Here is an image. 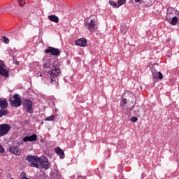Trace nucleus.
<instances>
[{"instance_id": "nucleus-1", "label": "nucleus", "mask_w": 179, "mask_h": 179, "mask_svg": "<svg viewBox=\"0 0 179 179\" xmlns=\"http://www.w3.org/2000/svg\"><path fill=\"white\" fill-rule=\"evenodd\" d=\"M84 27L87 28L90 33H94L99 29V20L97 16L91 15L84 20Z\"/></svg>"}, {"instance_id": "nucleus-2", "label": "nucleus", "mask_w": 179, "mask_h": 179, "mask_svg": "<svg viewBox=\"0 0 179 179\" xmlns=\"http://www.w3.org/2000/svg\"><path fill=\"white\" fill-rule=\"evenodd\" d=\"M9 101L13 107H20V106H22V101L20 100L19 94H15L13 96V100L9 99Z\"/></svg>"}, {"instance_id": "nucleus-3", "label": "nucleus", "mask_w": 179, "mask_h": 179, "mask_svg": "<svg viewBox=\"0 0 179 179\" xmlns=\"http://www.w3.org/2000/svg\"><path fill=\"white\" fill-rule=\"evenodd\" d=\"M49 75H50V83H52L54 80V78H57V76H59V74L61 73V69L59 68H55L51 70V71L48 72Z\"/></svg>"}, {"instance_id": "nucleus-4", "label": "nucleus", "mask_w": 179, "mask_h": 179, "mask_svg": "<svg viewBox=\"0 0 179 179\" xmlns=\"http://www.w3.org/2000/svg\"><path fill=\"white\" fill-rule=\"evenodd\" d=\"M24 108L26 110L27 113L29 114H33V102L29 99L24 101Z\"/></svg>"}, {"instance_id": "nucleus-5", "label": "nucleus", "mask_w": 179, "mask_h": 179, "mask_svg": "<svg viewBox=\"0 0 179 179\" xmlns=\"http://www.w3.org/2000/svg\"><path fill=\"white\" fill-rule=\"evenodd\" d=\"M10 131V125L8 124H3L0 125V136L6 135Z\"/></svg>"}, {"instance_id": "nucleus-6", "label": "nucleus", "mask_w": 179, "mask_h": 179, "mask_svg": "<svg viewBox=\"0 0 179 179\" xmlns=\"http://www.w3.org/2000/svg\"><path fill=\"white\" fill-rule=\"evenodd\" d=\"M27 159L31 163V167H38V157L37 156H28Z\"/></svg>"}, {"instance_id": "nucleus-7", "label": "nucleus", "mask_w": 179, "mask_h": 179, "mask_svg": "<svg viewBox=\"0 0 179 179\" xmlns=\"http://www.w3.org/2000/svg\"><path fill=\"white\" fill-rule=\"evenodd\" d=\"M45 54H51L52 55H55L56 57H58L59 54H61V51H59V49L53 48V47H49L48 49L45 50Z\"/></svg>"}, {"instance_id": "nucleus-8", "label": "nucleus", "mask_w": 179, "mask_h": 179, "mask_svg": "<svg viewBox=\"0 0 179 179\" xmlns=\"http://www.w3.org/2000/svg\"><path fill=\"white\" fill-rule=\"evenodd\" d=\"M76 45L78 47H86V45H87V40L84 38H80L76 41Z\"/></svg>"}, {"instance_id": "nucleus-9", "label": "nucleus", "mask_w": 179, "mask_h": 179, "mask_svg": "<svg viewBox=\"0 0 179 179\" xmlns=\"http://www.w3.org/2000/svg\"><path fill=\"white\" fill-rule=\"evenodd\" d=\"M0 75H3V76H8V71L5 69V64L1 60H0Z\"/></svg>"}, {"instance_id": "nucleus-10", "label": "nucleus", "mask_w": 179, "mask_h": 179, "mask_svg": "<svg viewBox=\"0 0 179 179\" xmlns=\"http://www.w3.org/2000/svg\"><path fill=\"white\" fill-rule=\"evenodd\" d=\"M36 140H37V135L36 134L25 136L22 139L23 142H34V141H36Z\"/></svg>"}, {"instance_id": "nucleus-11", "label": "nucleus", "mask_w": 179, "mask_h": 179, "mask_svg": "<svg viewBox=\"0 0 179 179\" xmlns=\"http://www.w3.org/2000/svg\"><path fill=\"white\" fill-rule=\"evenodd\" d=\"M10 152L16 155L17 156H19L21 153L19 148L15 146L10 147Z\"/></svg>"}, {"instance_id": "nucleus-12", "label": "nucleus", "mask_w": 179, "mask_h": 179, "mask_svg": "<svg viewBox=\"0 0 179 179\" xmlns=\"http://www.w3.org/2000/svg\"><path fill=\"white\" fill-rule=\"evenodd\" d=\"M55 152H56L57 155H58V156L60 157V159H64L65 158V153L64 152L62 149H61L60 148H55Z\"/></svg>"}, {"instance_id": "nucleus-13", "label": "nucleus", "mask_w": 179, "mask_h": 179, "mask_svg": "<svg viewBox=\"0 0 179 179\" xmlns=\"http://www.w3.org/2000/svg\"><path fill=\"white\" fill-rule=\"evenodd\" d=\"M10 8H13L12 4L3 5L1 8V12H9V10H10Z\"/></svg>"}, {"instance_id": "nucleus-14", "label": "nucleus", "mask_w": 179, "mask_h": 179, "mask_svg": "<svg viewBox=\"0 0 179 179\" xmlns=\"http://www.w3.org/2000/svg\"><path fill=\"white\" fill-rule=\"evenodd\" d=\"M0 107L1 108H6L8 107V101L5 99H0Z\"/></svg>"}, {"instance_id": "nucleus-15", "label": "nucleus", "mask_w": 179, "mask_h": 179, "mask_svg": "<svg viewBox=\"0 0 179 179\" xmlns=\"http://www.w3.org/2000/svg\"><path fill=\"white\" fill-rule=\"evenodd\" d=\"M48 19L51 22H54V23H58V22H59V18H58L55 15H49Z\"/></svg>"}, {"instance_id": "nucleus-16", "label": "nucleus", "mask_w": 179, "mask_h": 179, "mask_svg": "<svg viewBox=\"0 0 179 179\" xmlns=\"http://www.w3.org/2000/svg\"><path fill=\"white\" fill-rule=\"evenodd\" d=\"M52 66H55V65L52 64V61L51 60H47L45 64H43L44 68H50L51 69Z\"/></svg>"}, {"instance_id": "nucleus-17", "label": "nucleus", "mask_w": 179, "mask_h": 179, "mask_svg": "<svg viewBox=\"0 0 179 179\" xmlns=\"http://www.w3.org/2000/svg\"><path fill=\"white\" fill-rule=\"evenodd\" d=\"M45 162H48V159H47L45 156H41L38 158V163H40V164L45 163Z\"/></svg>"}, {"instance_id": "nucleus-18", "label": "nucleus", "mask_w": 179, "mask_h": 179, "mask_svg": "<svg viewBox=\"0 0 179 179\" xmlns=\"http://www.w3.org/2000/svg\"><path fill=\"white\" fill-rule=\"evenodd\" d=\"M154 78H155V79L162 80L163 79V74L161 72H157L154 74Z\"/></svg>"}, {"instance_id": "nucleus-19", "label": "nucleus", "mask_w": 179, "mask_h": 179, "mask_svg": "<svg viewBox=\"0 0 179 179\" xmlns=\"http://www.w3.org/2000/svg\"><path fill=\"white\" fill-rule=\"evenodd\" d=\"M42 167H43V169H48L51 164H50V162H48V161H46L45 162H43V164H41Z\"/></svg>"}, {"instance_id": "nucleus-20", "label": "nucleus", "mask_w": 179, "mask_h": 179, "mask_svg": "<svg viewBox=\"0 0 179 179\" xmlns=\"http://www.w3.org/2000/svg\"><path fill=\"white\" fill-rule=\"evenodd\" d=\"M178 19L177 17V16L173 17L172 20H171V24H173V26H176V24H177V22H178Z\"/></svg>"}, {"instance_id": "nucleus-21", "label": "nucleus", "mask_w": 179, "mask_h": 179, "mask_svg": "<svg viewBox=\"0 0 179 179\" xmlns=\"http://www.w3.org/2000/svg\"><path fill=\"white\" fill-rule=\"evenodd\" d=\"M109 5H110V6H113V8H118V4H117L116 2H114L111 0L109 1Z\"/></svg>"}, {"instance_id": "nucleus-22", "label": "nucleus", "mask_w": 179, "mask_h": 179, "mask_svg": "<svg viewBox=\"0 0 179 179\" xmlns=\"http://www.w3.org/2000/svg\"><path fill=\"white\" fill-rule=\"evenodd\" d=\"M120 30H121V33H122L123 34H125V33H127V31H128V27L123 25L121 27Z\"/></svg>"}, {"instance_id": "nucleus-23", "label": "nucleus", "mask_w": 179, "mask_h": 179, "mask_svg": "<svg viewBox=\"0 0 179 179\" xmlns=\"http://www.w3.org/2000/svg\"><path fill=\"white\" fill-rule=\"evenodd\" d=\"M55 116L51 115L45 118V121H54Z\"/></svg>"}, {"instance_id": "nucleus-24", "label": "nucleus", "mask_w": 179, "mask_h": 179, "mask_svg": "<svg viewBox=\"0 0 179 179\" xmlns=\"http://www.w3.org/2000/svg\"><path fill=\"white\" fill-rule=\"evenodd\" d=\"M125 4V0H118L117 1V6L120 8V6Z\"/></svg>"}, {"instance_id": "nucleus-25", "label": "nucleus", "mask_w": 179, "mask_h": 179, "mask_svg": "<svg viewBox=\"0 0 179 179\" xmlns=\"http://www.w3.org/2000/svg\"><path fill=\"white\" fill-rule=\"evenodd\" d=\"M6 114H8V111L5 110H0V117H3V115H6Z\"/></svg>"}, {"instance_id": "nucleus-26", "label": "nucleus", "mask_w": 179, "mask_h": 179, "mask_svg": "<svg viewBox=\"0 0 179 179\" xmlns=\"http://www.w3.org/2000/svg\"><path fill=\"white\" fill-rule=\"evenodd\" d=\"M3 43H5L6 44H9V38L3 36L2 38Z\"/></svg>"}, {"instance_id": "nucleus-27", "label": "nucleus", "mask_w": 179, "mask_h": 179, "mask_svg": "<svg viewBox=\"0 0 179 179\" xmlns=\"http://www.w3.org/2000/svg\"><path fill=\"white\" fill-rule=\"evenodd\" d=\"M127 99H122L121 102H120V106L121 107H124V106H125V103H127Z\"/></svg>"}, {"instance_id": "nucleus-28", "label": "nucleus", "mask_w": 179, "mask_h": 179, "mask_svg": "<svg viewBox=\"0 0 179 179\" xmlns=\"http://www.w3.org/2000/svg\"><path fill=\"white\" fill-rule=\"evenodd\" d=\"M131 121L132 122H136V121H138V117H132L131 118Z\"/></svg>"}, {"instance_id": "nucleus-29", "label": "nucleus", "mask_w": 179, "mask_h": 179, "mask_svg": "<svg viewBox=\"0 0 179 179\" xmlns=\"http://www.w3.org/2000/svg\"><path fill=\"white\" fill-rule=\"evenodd\" d=\"M3 152H5V150L3 149L2 145H0V153H3Z\"/></svg>"}, {"instance_id": "nucleus-30", "label": "nucleus", "mask_w": 179, "mask_h": 179, "mask_svg": "<svg viewBox=\"0 0 179 179\" xmlns=\"http://www.w3.org/2000/svg\"><path fill=\"white\" fill-rule=\"evenodd\" d=\"M175 13H176V17L178 18V19H179V12L178 11H176L175 12Z\"/></svg>"}, {"instance_id": "nucleus-31", "label": "nucleus", "mask_w": 179, "mask_h": 179, "mask_svg": "<svg viewBox=\"0 0 179 179\" xmlns=\"http://www.w3.org/2000/svg\"><path fill=\"white\" fill-rule=\"evenodd\" d=\"M26 3V2H20V6H23L24 4Z\"/></svg>"}, {"instance_id": "nucleus-32", "label": "nucleus", "mask_w": 179, "mask_h": 179, "mask_svg": "<svg viewBox=\"0 0 179 179\" xmlns=\"http://www.w3.org/2000/svg\"><path fill=\"white\" fill-rule=\"evenodd\" d=\"M130 94L132 96V97H135V95H134V94H132V92H130Z\"/></svg>"}, {"instance_id": "nucleus-33", "label": "nucleus", "mask_w": 179, "mask_h": 179, "mask_svg": "<svg viewBox=\"0 0 179 179\" xmlns=\"http://www.w3.org/2000/svg\"><path fill=\"white\" fill-rule=\"evenodd\" d=\"M21 179H29V178H27V177L23 176Z\"/></svg>"}, {"instance_id": "nucleus-34", "label": "nucleus", "mask_w": 179, "mask_h": 179, "mask_svg": "<svg viewBox=\"0 0 179 179\" xmlns=\"http://www.w3.org/2000/svg\"><path fill=\"white\" fill-rule=\"evenodd\" d=\"M135 2H141V0H134Z\"/></svg>"}, {"instance_id": "nucleus-35", "label": "nucleus", "mask_w": 179, "mask_h": 179, "mask_svg": "<svg viewBox=\"0 0 179 179\" xmlns=\"http://www.w3.org/2000/svg\"><path fill=\"white\" fill-rule=\"evenodd\" d=\"M18 1H22V0H18Z\"/></svg>"}]
</instances>
